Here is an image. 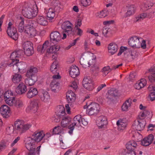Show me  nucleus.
I'll return each instance as SVG.
<instances>
[{
  "instance_id": "f257e3e1",
  "label": "nucleus",
  "mask_w": 155,
  "mask_h": 155,
  "mask_svg": "<svg viewBox=\"0 0 155 155\" xmlns=\"http://www.w3.org/2000/svg\"><path fill=\"white\" fill-rule=\"evenodd\" d=\"M14 124V129L21 134L25 132L31 127L30 124H25L23 121L19 120H17L15 121Z\"/></svg>"
},
{
  "instance_id": "f03ea898",
  "label": "nucleus",
  "mask_w": 155,
  "mask_h": 155,
  "mask_svg": "<svg viewBox=\"0 0 155 155\" xmlns=\"http://www.w3.org/2000/svg\"><path fill=\"white\" fill-rule=\"evenodd\" d=\"M34 23H35L34 21L29 20L28 23L25 26L24 31L30 38L34 37L36 35V31L34 28Z\"/></svg>"
},
{
  "instance_id": "7ed1b4c3",
  "label": "nucleus",
  "mask_w": 155,
  "mask_h": 155,
  "mask_svg": "<svg viewBox=\"0 0 155 155\" xmlns=\"http://www.w3.org/2000/svg\"><path fill=\"white\" fill-rule=\"evenodd\" d=\"M22 12L24 16L28 19L33 18L37 15V12L34 10L33 7L30 5L24 8Z\"/></svg>"
},
{
  "instance_id": "20e7f679",
  "label": "nucleus",
  "mask_w": 155,
  "mask_h": 155,
  "mask_svg": "<svg viewBox=\"0 0 155 155\" xmlns=\"http://www.w3.org/2000/svg\"><path fill=\"white\" fill-rule=\"evenodd\" d=\"M19 60H16L13 61L12 65L13 70L17 69L18 72L23 73L26 71V69L27 68V65L24 62H19Z\"/></svg>"
},
{
  "instance_id": "39448f33",
  "label": "nucleus",
  "mask_w": 155,
  "mask_h": 155,
  "mask_svg": "<svg viewBox=\"0 0 155 155\" xmlns=\"http://www.w3.org/2000/svg\"><path fill=\"white\" fill-rule=\"evenodd\" d=\"M137 119V121H134L133 125L137 130L140 131L144 129L146 124V121L143 118H140V116H138Z\"/></svg>"
},
{
  "instance_id": "423d86ee",
  "label": "nucleus",
  "mask_w": 155,
  "mask_h": 155,
  "mask_svg": "<svg viewBox=\"0 0 155 155\" xmlns=\"http://www.w3.org/2000/svg\"><path fill=\"white\" fill-rule=\"evenodd\" d=\"M100 110L99 105L97 103H92L88 105V109L86 110V113L92 115L98 113Z\"/></svg>"
},
{
  "instance_id": "0eeeda50",
  "label": "nucleus",
  "mask_w": 155,
  "mask_h": 155,
  "mask_svg": "<svg viewBox=\"0 0 155 155\" xmlns=\"http://www.w3.org/2000/svg\"><path fill=\"white\" fill-rule=\"evenodd\" d=\"M140 39L142 40V38L138 37L136 36L131 37L128 39V44L132 48H140L141 46Z\"/></svg>"
},
{
  "instance_id": "6e6552de",
  "label": "nucleus",
  "mask_w": 155,
  "mask_h": 155,
  "mask_svg": "<svg viewBox=\"0 0 155 155\" xmlns=\"http://www.w3.org/2000/svg\"><path fill=\"white\" fill-rule=\"evenodd\" d=\"M81 116L78 115L75 116L73 119V122L68 127V128L70 130L69 131L68 133L70 134L72 133L73 131L74 128V126H76L78 127L81 126Z\"/></svg>"
},
{
  "instance_id": "1a4fd4ad",
  "label": "nucleus",
  "mask_w": 155,
  "mask_h": 155,
  "mask_svg": "<svg viewBox=\"0 0 155 155\" xmlns=\"http://www.w3.org/2000/svg\"><path fill=\"white\" fill-rule=\"evenodd\" d=\"M71 25H72V24L69 21L64 22L61 26L63 30V32L67 33L68 35L71 34L73 29Z\"/></svg>"
},
{
  "instance_id": "9d476101",
  "label": "nucleus",
  "mask_w": 155,
  "mask_h": 155,
  "mask_svg": "<svg viewBox=\"0 0 155 155\" xmlns=\"http://www.w3.org/2000/svg\"><path fill=\"white\" fill-rule=\"evenodd\" d=\"M38 95L41 100L45 102H47L50 100L49 94L47 91L43 89H41L39 91Z\"/></svg>"
},
{
  "instance_id": "9b49d317",
  "label": "nucleus",
  "mask_w": 155,
  "mask_h": 155,
  "mask_svg": "<svg viewBox=\"0 0 155 155\" xmlns=\"http://www.w3.org/2000/svg\"><path fill=\"white\" fill-rule=\"evenodd\" d=\"M6 32L8 36L13 40L16 41L18 39V35L15 27L7 29Z\"/></svg>"
},
{
  "instance_id": "f8f14e48",
  "label": "nucleus",
  "mask_w": 155,
  "mask_h": 155,
  "mask_svg": "<svg viewBox=\"0 0 155 155\" xmlns=\"http://www.w3.org/2000/svg\"><path fill=\"white\" fill-rule=\"evenodd\" d=\"M10 108L6 105H2L0 107V112L3 117L7 118L10 116Z\"/></svg>"
},
{
  "instance_id": "ddd939ff",
  "label": "nucleus",
  "mask_w": 155,
  "mask_h": 155,
  "mask_svg": "<svg viewBox=\"0 0 155 155\" xmlns=\"http://www.w3.org/2000/svg\"><path fill=\"white\" fill-rule=\"evenodd\" d=\"M97 125L100 128L104 127L107 124V118L104 116H101L98 117L96 121Z\"/></svg>"
},
{
  "instance_id": "4468645a",
  "label": "nucleus",
  "mask_w": 155,
  "mask_h": 155,
  "mask_svg": "<svg viewBox=\"0 0 155 155\" xmlns=\"http://www.w3.org/2000/svg\"><path fill=\"white\" fill-rule=\"evenodd\" d=\"M4 97L6 103L8 104H12L13 97V93L11 91H7L4 94Z\"/></svg>"
},
{
  "instance_id": "2eb2a0df",
  "label": "nucleus",
  "mask_w": 155,
  "mask_h": 155,
  "mask_svg": "<svg viewBox=\"0 0 155 155\" xmlns=\"http://www.w3.org/2000/svg\"><path fill=\"white\" fill-rule=\"evenodd\" d=\"M51 8L54 10L57 14L59 13L61 9L60 2L58 0H53L51 2Z\"/></svg>"
},
{
  "instance_id": "dca6fc26",
  "label": "nucleus",
  "mask_w": 155,
  "mask_h": 155,
  "mask_svg": "<svg viewBox=\"0 0 155 155\" xmlns=\"http://www.w3.org/2000/svg\"><path fill=\"white\" fill-rule=\"evenodd\" d=\"M38 99L32 101L30 106L27 108V109L30 110L31 113H35L37 111L38 109Z\"/></svg>"
},
{
  "instance_id": "f3484780",
  "label": "nucleus",
  "mask_w": 155,
  "mask_h": 155,
  "mask_svg": "<svg viewBox=\"0 0 155 155\" xmlns=\"http://www.w3.org/2000/svg\"><path fill=\"white\" fill-rule=\"evenodd\" d=\"M50 38L51 41H54V43H56L61 39V36L59 32L54 31L51 33Z\"/></svg>"
},
{
  "instance_id": "a211bd4d",
  "label": "nucleus",
  "mask_w": 155,
  "mask_h": 155,
  "mask_svg": "<svg viewBox=\"0 0 155 155\" xmlns=\"http://www.w3.org/2000/svg\"><path fill=\"white\" fill-rule=\"evenodd\" d=\"M79 69L77 66L76 65L71 66L69 71V74L72 78H75L79 75Z\"/></svg>"
},
{
  "instance_id": "6ab92c4d",
  "label": "nucleus",
  "mask_w": 155,
  "mask_h": 155,
  "mask_svg": "<svg viewBox=\"0 0 155 155\" xmlns=\"http://www.w3.org/2000/svg\"><path fill=\"white\" fill-rule=\"evenodd\" d=\"M38 71L37 68L33 66H31L28 70L26 74V77H31L37 76L36 74Z\"/></svg>"
},
{
  "instance_id": "aec40b11",
  "label": "nucleus",
  "mask_w": 155,
  "mask_h": 155,
  "mask_svg": "<svg viewBox=\"0 0 155 155\" xmlns=\"http://www.w3.org/2000/svg\"><path fill=\"white\" fill-rule=\"evenodd\" d=\"M39 91H38L37 89L35 88L31 87L28 91L26 96L28 98H31L34 97L38 94Z\"/></svg>"
},
{
  "instance_id": "412c9836",
  "label": "nucleus",
  "mask_w": 155,
  "mask_h": 155,
  "mask_svg": "<svg viewBox=\"0 0 155 155\" xmlns=\"http://www.w3.org/2000/svg\"><path fill=\"white\" fill-rule=\"evenodd\" d=\"M66 98L68 103H71L74 101L76 99L75 94L71 90L69 91L66 93Z\"/></svg>"
},
{
  "instance_id": "4be33fe9",
  "label": "nucleus",
  "mask_w": 155,
  "mask_h": 155,
  "mask_svg": "<svg viewBox=\"0 0 155 155\" xmlns=\"http://www.w3.org/2000/svg\"><path fill=\"white\" fill-rule=\"evenodd\" d=\"M14 74L12 75V81L15 83H18L20 82L22 79V77L19 73H16L15 70H13Z\"/></svg>"
},
{
  "instance_id": "5701e85b",
  "label": "nucleus",
  "mask_w": 155,
  "mask_h": 155,
  "mask_svg": "<svg viewBox=\"0 0 155 155\" xmlns=\"http://www.w3.org/2000/svg\"><path fill=\"white\" fill-rule=\"evenodd\" d=\"M127 124V121L126 119H120L117 122V125L120 130H123L126 127Z\"/></svg>"
},
{
  "instance_id": "b1692460",
  "label": "nucleus",
  "mask_w": 155,
  "mask_h": 155,
  "mask_svg": "<svg viewBox=\"0 0 155 155\" xmlns=\"http://www.w3.org/2000/svg\"><path fill=\"white\" fill-rule=\"evenodd\" d=\"M26 86L23 83H21L18 85L16 89V91L18 94H22L26 91Z\"/></svg>"
},
{
  "instance_id": "393cba45",
  "label": "nucleus",
  "mask_w": 155,
  "mask_h": 155,
  "mask_svg": "<svg viewBox=\"0 0 155 155\" xmlns=\"http://www.w3.org/2000/svg\"><path fill=\"white\" fill-rule=\"evenodd\" d=\"M137 146V143L134 140L130 141L127 142L126 145L127 150L134 151V149Z\"/></svg>"
},
{
  "instance_id": "a878e982",
  "label": "nucleus",
  "mask_w": 155,
  "mask_h": 155,
  "mask_svg": "<svg viewBox=\"0 0 155 155\" xmlns=\"http://www.w3.org/2000/svg\"><path fill=\"white\" fill-rule=\"evenodd\" d=\"M118 49V46L117 44L114 43H110L108 47L109 52L111 54H113L117 52Z\"/></svg>"
},
{
  "instance_id": "bb28decb",
  "label": "nucleus",
  "mask_w": 155,
  "mask_h": 155,
  "mask_svg": "<svg viewBox=\"0 0 155 155\" xmlns=\"http://www.w3.org/2000/svg\"><path fill=\"white\" fill-rule=\"evenodd\" d=\"M61 118L62 120L61 123V126L64 128L68 126L71 122V118L69 117L64 116L61 117Z\"/></svg>"
},
{
  "instance_id": "cd10ccee",
  "label": "nucleus",
  "mask_w": 155,
  "mask_h": 155,
  "mask_svg": "<svg viewBox=\"0 0 155 155\" xmlns=\"http://www.w3.org/2000/svg\"><path fill=\"white\" fill-rule=\"evenodd\" d=\"M37 76L27 77L25 80V83L29 86H32L34 85L37 81Z\"/></svg>"
},
{
  "instance_id": "c85d7f7f",
  "label": "nucleus",
  "mask_w": 155,
  "mask_h": 155,
  "mask_svg": "<svg viewBox=\"0 0 155 155\" xmlns=\"http://www.w3.org/2000/svg\"><path fill=\"white\" fill-rule=\"evenodd\" d=\"M127 7L128 8V9L125 15V17L129 16L134 14L136 10V7L135 6L133 5H131L129 6H127Z\"/></svg>"
},
{
  "instance_id": "c756f323",
  "label": "nucleus",
  "mask_w": 155,
  "mask_h": 155,
  "mask_svg": "<svg viewBox=\"0 0 155 155\" xmlns=\"http://www.w3.org/2000/svg\"><path fill=\"white\" fill-rule=\"evenodd\" d=\"M83 54L81 56L80 61V63L82 67L84 68H86L87 67H89L91 64H89V62L87 61L86 58L85 57H83Z\"/></svg>"
},
{
  "instance_id": "7c9ffc66",
  "label": "nucleus",
  "mask_w": 155,
  "mask_h": 155,
  "mask_svg": "<svg viewBox=\"0 0 155 155\" xmlns=\"http://www.w3.org/2000/svg\"><path fill=\"white\" fill-rule=\"evenodd\" d=\"M60 49V47L59 45H54L51 47L47 50V52L49 53L57 54V52Z\"/></svg>"
},
{
  "instance_id": "2f4dec72",
  "label": "nucleus",
  "mask_w": 155,
  "mask_h": 155,
  "mask_svg": "<svg viewBox=\"0 0 155 155\" xmlns=\"http://www.w3.org/2000/svg\"><path fill=\"white\" fill-rule=\"evenodd\" d=\"M57 109V114L59 116V117L61 118V117L65 115L66 113L65 108L64 106L60 105L58 107Z\"/></svg>"
},
{
  "instance_id": "473e14b6",
  "label": "nucleus",
  "mask_w": 155,
  "mask_h": 155,
  "mask_svg": "<svg viewBox=\"0 0 155 155\" xmlns=\"http://www.w3.org/2000/svg\"><path fill=\"white\" fill-rule=\"evenodd\" d=\"M58 62L56 61H54L51 66L50 70L54 74H58L59 71L58 69Z\"/></svg>"
},
{
  "instance_id": "72a5a7b5",
  "label": "nucleus",
  "mask_w": 155,
  "mask_h": 155,
  "mask_svg": "<svg viewBox=\"0 0 155 155\" xmlns=\"http://www.w3.org/2000/svg\"><path fill=\"white\" fill-rule=\"evenodd\" d=\"M12 101V104H8L9 106H14L16 107L17 108H20L22 107V103L21 101L18 99H15V97L13 98Z\"/></svg>"
},
{
  "instance_id": "f704fd0d",
  "label": "nucleus",
  "mask_w": 155,
  "mask_h": 155,
  "mask_svg": "<svg viewBox=\"0 0 155 155\" xmlns=\"http://www.w3.org/2000/svg\"><path fill=\"white\" fill-rule=\"evenodd\" d=\"M57 14L55 11L54 9L50 8L47 13V17L49 18V20H51L53 19L55 15Z\"/></svg>"
},
{
  "instance_id": "c9c22d12",
  "label": "nucleus",
  "mask_w": 155,
  "mask_h": 155,
  "mask_svg": "<svg viewBox=\"0 0 155 155\" xmlns=\"http://www.w3.org/2000/svg\"><path fill=\"white\" fill-rule=\"evenodd\" d=\"M19 20H20L21 21H19L18 30L19 32H22L24 31L25 28V26H24V18L23 17L20 16L19 17Z\"/></svg>"
},
{
  "instance_id": "e433bc0d",
  "label": "nucleus",
  "mask_w": 155,
  "mask_h": 155,
  "mask_svg": "<svg viewBox=\"0 0 155 155\" xmlns=\"http://www.w3.org/2000/svg\"><path fill=\"white\" fill-rule=\"evenodd\" d=\"M38 23L42 26H45L48 24V21L43 16H38L37 18Z\"/></svg>"
},
{
  "instance_id": "4c0bfd02",
  "label": "nucleus",
  "mask_w": 155,
  "mask_h": 155,
  "mask_svg": "<svg viewBox=\"0 0 155 155\" xmlns=\"http://www.w3.org/2000/svg\"><path fill=\"white\" fill-rule=\"evenodd\" d=\"M59 83L58 81H56L55 80H53L50 84V86L52 91L55 92L57 89H58V86Z\"/></svg>"
},
{
  "instance_id": "58836bf2",
  "label": "nucleus",
  "mask_w": 155,
  "mask_h": 155,
  "mask_svg": "<svg viewBox=\"0 0 155 155\" xmlns=\"http://www.w3.org/2000/svg\"><path fill=\"white\" fill-rule=\"evenodd\" d=\"M22 46L24 50L33 48L32 43L31 41H28L25 42L23 43Z\"/></svg>"
},
{
  "instance_id": "ea45409f",
  "label": "nucleus",
  "mask_w": 155,
  "mask_h": 155,
  "mask_svg": "<svg viewBox=\"0 0 155 155\" xmlns=\"http://www.w3.org/2000/svg\"><path fill=\"white\" fill-rule=\"evenodd\" d=\"M131 102L130 101H129V100H127L126 101L122 106V110L123 111H126L128 110L129 107L131 106Z\"/></svg>"
},
{
  "instance_id": "a19ab883",
  "label": "nucleus",
  "mask_w": 155,
  "mask_h": 155,
  "mask_svg": "<svg viewBox=\"0 0 155 155\" xmlns=\"http://www.w3.org/2000/svg\"><path fill=\"white\" fill-rule=\"evenodd\" d=\"M16 53L17 52H16L15 51L13 52L11 54L10 58L12 60V61L9 64V65L10 67L12 66L13 64H14V63L13 62V61L16 60H19L18 59H16V58H18Z\"/></svg>"
},
{
  "instance_id": "79ce46f5",
  "label": "nucleus",
  "mask_w": 155,
  "mask_h": 155,
  "mask_svg": "<svg viewBox=\"0 0 155 155\" xmlns=\"http://www.w3.org/2000/svg\"><path fill=\"white\" fill-rule=\"evenodd\" d=\"M109 94L112 95L114 97H116L117 96L118 94V90L114 88H112L108 92Z\"/></svg>"
},
{
  "instance_id": "37998d69",
  "label": "nucleus",
  "mask_w": 155,
  "mask_h": 155,
  "mask_svg": "<svg viewBox=\"0 0 155 155\" xmlns=\"http://www.w3.org/2000/svg\"><path fill=\"white\" fill-rule=\"evenodd\" d=\"M91 83H92V80L90 77L89 76H86L82 82V84L83 85H84L85 84H90Z\"/></svg>"
},
{
  "instance_id": "c03bdc74",
  "label": "nucleus",
  "mask_w": 155,
  "mask_h": 155,
  "mask_svg": "<svg viewBox=\"0 0 155 155\" xmlns=\"http://www.w3.org/2000/svg\"><path fill=\"white\" fill-rule=\"evenodd\" d=\"M83 86L84 88L88 91H92L94 88V85L92 83L85 84Z\"/></svg>"
},
{
  "instance_id": "a18cd8bd",
  "label": "nucleus",
  "mask_w": 155,
  "mask_h": 155,
  "mask_svg": "<svg viewBox=\"0 0 155 155\" xmlns=\"http://www.w3.org/2000/svg\"><path fill=\"white\" fill-rule=\"evenodd\" d=\"M124 57L125 58V60L128 61H131L134 59H132V56L131 54L129 52H124Z\"/></svg>"
},
{
  "instance_id": "49530a36",
  "label": "nucleus",
  "mask_w": 155,
  "mask_h": 155,
  "mask_svg": "<svg viewBox=\"0 0 155 155\" xmlns=\"http://www.w3.org/2000/svg\"><path fill=\"white\" fill-rule=\"evenodd\" d=\"M147 15L146 13H142L136 18V22L143 20L147 17Z\"/></svg>"
},
{
  "instance_id": "de8ad7c7",
  "label": "nucleus",
  "mask_w": 155,
  "mask_h": 155,
  "mask_svg": "<svg viewBox=\"0 0 155 155\" xmlns=\"http://www.w3.org/2000/svg\"><path fill=\"white\" fill-rule=\"evenodd\" d=\"M24 52L25 54L27 56H30L31 55L34 53V51L33 48L31 49H28L27 50H25Z\"/></svg>"
},
{
  "instance_id": "09e8293b",
  "label": "nucleus",
  "mask_w": 155,
  "mask_h": 155,
  "mask_svg": "<svg viewBox=\"0 0 155 155\" xmlns=\"http://www.w3.org/2000/svg\"><path fill=\"white\" fill-rule=\"evenodd\" d=\"M105 97L106 98L107 100V102H109L113 101L114 100V97L112 95L109 94L108 92L106 94Z\"/></svg>"
},
{
  "instance_id": "8fccbe9b",
  "label": "nucleus",
  "mask_w": 155,
  "mask_h": 155,
  "mask_svg": "<svg viewBox=\"0 0 155 155\" xmlns=\"http://www.w3.org/2000/svg\"><path fill=\"white\" fill-rule=\"evenodd\" d=\"M15 51L17 52V55L18 58L23 57L25 54L24 51L20 49L17 51Z\"/></svg>"
},
{
  "instance_id": "3c124183",
  "label": "nucleus",
  "mask_w": 155,
  "mask_h": 155,
  "mask_svg": "<svg viewBox=\"0 0 155 155\" xmlns=\"http://www.w3.org/2000/svg\"><path fill=\"white\" fill-rule=\"evenodd\" d=\"M140 143L142 145L144 146H147L150 144V143H149V142L147 141L145 137L141 141Z\"/></svg>"
},
{
  "instance_id": "603ef678",
  "label": "nucleus",
  "mask_w": 155,
  "mask_h": 155,
  "mask_svg": "<svg viewBox=\"0 0 155 155\" xmlns=\"http://www.w3.org/2000/svg\"><path fill=\"white\" fill-rule=\"evenodd\" d=\"M48 44V41H46L44 43L43 45H41L42 52V53L44 52L46 49L47 48Z\"/></svg>"
},
{
  "instance_id": "864d4df0",
  "label": "nucleus",
  "mask_w": 155,
  "mask_h": 155,
  "mask_svg": "<svg viewBox=\"0 0 155 155\" xmlns=\"http://www.w3.org/2000/svg\"><path fill=\"white\" fill-rule=\"evenodd\" d=\"M91 3V0H83L81 2L82 5L84 7H86L90 5Z\"/></svg>"
},
{
  "instance_id": "5fc2aeb1",
  "label": "nucleus",
  "mask_w": 155,
  "mask_h": 155,
  "mask_svg": "<svg viewBox=\"0 0 155 155\" xmlns=\"http://www.w3.org/2000/svg\"><path fill=\"white\" fill-rule=\"evenodd\" d=\"M146 74L155 75V66L151 67L149 70L148 71L146 72Z\"/></svg>"
},
{
  "instance_id": "6e6d98bb",
  "label": "nucleus",
  "mask_w": 155,
  "mask_h": 155,
  "mask_svg": "<svg viewBox=\"0 0 155 155\" xmlns=\"http://www.w3.org/2000/svg\"><path fill=\"white\" fill-rule=\"evenodd\" d=\"M150 144H151L153 140L154 136L152 134H149L147 137H145Z\"/></svg>"
},
{
  "instance_id": "4d7b16f0",
  "label": "nucleus",
  "mask_w": 155,
  "mask_h": 155,
  "mask_svg": "<svg viewBox=\"0 0 155 155\" xmlns=\"http://www.w3.org/2000/svg\"><path fill=\"white\" fill-rule=\"evenodd\" d=\"M140 84L141 88L143 87L146 84L147 81L146 80L144 79H142L139 82H138Z\"/></svg>"
},
{
  "instance_id": "13d9d810",
  "label": "nucleus",
  "mask_w": 155,
  "mask_h": 155,
  "mask_svg": "<svg viewBox=\"0 0 155 155\" xmlns=\"http://www.w3.org/2000/svg\"><path fill=\"white\" fill-rule=\"evenodd\" d=\"M148 78L150 82H154L155 81V75L149 74Z\"/></svg>"
},
{
  "instance_id": "bf43d9fd",
  "label": "nucleus",
  "mask_w": 155,
  "mask_h": 155,
  "mask_svg": "<svg viewBox=\"0 0 155 155\" xmlns=\"http://www.w3.org/2000/svg\"><path fill=\"white\" fill-rule=\"evenodd\" d=\"M136 76V73L134 72H132L130 73L129 75V79L130 81H132L135 80Z\"/></svg>"
},
{
  "instance_id": "052dcab7",
  "label": "nucleus",
  "mask_w": 155,
  "mask_h": 155,
  "mask_svg": "<svg viewBox=\"0 0 155 155\" xmlns=\"http://www.w3.org/2000/svg\"><path fill=\"white\" fill-rule=\"evenodd\" d=\"M103 71L104 72H106V73L107 74H108L109 72L111 71L112 69V68H110V66H107L106 67H105L103 68Z\"/></svg>"
},
{
  "instance_id": "680f3d73",
  "label": "nucleus",
  "mask_w": 155,
  "mask_h": 155,
  "mask_svg": "<svg viewBox=\"0 0 155 155\" xmlns=\"http://www.w3.org/2000/svg\"><path fill=\"white\" fill-rule=\"evenodd\" d=\"M6 147V145L4 141H2L0 143V152L3 149H5Z\"/></svg>"
},
{
  "instance_id": "e2e57ef3",
  "label": "nucleus",
  "mask_w": 155,
  "mask_h": 155,
  "mask_svg": "<svg viewBox=\"0 0 155 155\" xmlns=\"http://www.w3.org/2000/svg\"><path fill=\"white\" fill-rule=\"evenodd\" d=\"M149 97L151 101H152L155 100V92H151L149 94Z\"/></svg>"
},
{
  "instance_id": "0e129e2a",
  "label": "nucleus",
  "mask_w": 155,
  "mask_h": 155,
  "mask_svg": "<svg viewBox=\"0 0 155 155\" xmlns=\"http://www.w3.org/2000/svg\"><path fill=\"white\" fill-rule=\"evenodd\" d=\"M125 155H136L135 151L127 150Z\"/></svg>"
},
{
  "instance_id": "69168bd1",
  "label": "nucleus",
  "mask_w": 155,
  "mask_h": 155,
  "mask_svg": "<svg viewBox=\"0 0 155 155\" xmlns=\"http://www.w3.org/2000/svg\"><path fill=\"white\" fill-rule=\"evenodd\" d=\"M140 41H142V43L141 42V46L142 48L144 49L146 48V43L145 40H143L142 39V40H140Z\"/></svg>"
},
{
  "instance_id": "338daca9",
  "label": "nucleus",
  "mask_w": 155,
  "mask_h": 155,
  "mask_svg": "<svg viewBox=\"0 0 155 155\" xmlns=\"http://www.w3.org/2000/svg\"><path fill=\"white\" fill-rule=\"evenodd\" d=\"M82 19L80 18H78L77 20V23H76V24H77V25L75 26V28H78V26L80 27L82 24Z\"/></svg>"
},
{
  "instance_id": "774afa93",
  "label": "nucleus",
  "mask_w": 155,
  "mask_h": 155,
  "mask_svg": "<svg viewBox=\"0 0 155 155\" xmlns=\"http://www.w3.org/2000/svg\"><path fill=\"white\" fill-rule=\"evenodd\" d=\"M106 86V85L105 84H101L97 88V92H96V93H97L98 92H99L103 87H104Z\"/></svg>"
}]
</instances>
